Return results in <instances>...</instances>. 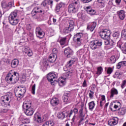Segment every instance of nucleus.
Here are the masks:
<instances>
[{
  "label": "nucleus",
  "instance_id": "obj_36",
  "mask_svg": "<svg viewBox=\"0 0 126 126\" xmlns=\"http://www.w3.org/2000/svg\"><path fill=\"white\" fill-rule=\"evenodd\" d=\"M23 123H24L25 124H22V125H21L20 126H30L29 125H28L27 124L30 123V120L28 119H24Z\"/></svg>",
  "mask_w": 126,
  "mask_h": 126
},
{
  "label": "nucleus",
  "instance_id": "obj_15",
  "mask_svg": "<svg viewBox=\"0 0 126 126\" xmlns=\"http://www.w3.org/2000/svg\"><path fill=\"white\" fill-rule=\"evenodd\" d=\"M64 54L67 58H70V57L73 55V51H72V49H70V48L68 47L64 50Z\"/></svg>",
  "mask_w": 126,
  "mask_h": 126
},
{
  "label": "nucleus",
  "instance_id": "obj_49",
  "mask_svg": "<svg viewBox=\"0 0 126 126\" xmlns=\"http://www.w3.org/2000/svg\"><path fill=\"white\" fill-rule=\"evenodd\" d=\"M32 72V71L30 69H27L25 71V74L28 76L31 74Z\"/></svg>",
  "mask_w": 126,
  "mask_h": 126
},
{
  "label": "nucleus",
  "instance_id": "obj_51",
  "mask_svg": "<svg viewBox=\"0 0 126 126\" xmlns=\"http://www.w3.org/2000/svg\"><path fill=\"white\" fill-rule=\"evenodd\" d=\"M26 28L27 30H31L32 29V26L30 24L27 25Z\"/></svg>",
  "mask_w": 126,
  "mask_h": 126
},
{
  "label": "nucleus",
  "instance_id": "obj_28",
  "mask_svg": "<svg viewBox=\"0 0 126 126\" xmlns=\"http://www.w3.org/2000/svg\"><path fill=\"white\" fill-rule=\"evenodd\" d=\"M49 4H53V0H45L42 3L43 6H47V7Z\"/></svg>",
  "mask_w": 126,
  "mask_h": 126
},
{
  "label": "nucleus",
  "instance_id": "obj_25",
  "mask_svg": "<svg viewBox=\"0 0 126 126\" xmlns=\"http://www.w3.org/2000/svg\"><path fill=\"white\" fill-rule=\"evenodd\" d=\"M19 64V60L17 59H14L11 62V67L15 68V67H17Z\"/></svg>",
  "mask_w": 126,
  "mask_h": 126
},
{
  "label": "nucleus",
  "instance_id": "obj_4",
  "mask_svg": "<svg viewBox=\"0 0 126 126\" xmlns=\"http://www.w3.org/2000/svg\"><path fill=\"white\" fill-rule=\"evenodd\" d=\"M17 17V11H14L12 12L9 16V23L14 26L18 25L19 22V20Z\"/></svg>",
  "mask_w": 126,
  "mask_h": 126
},
{
  "label": "nucleus",
  "instance_id": "obj_57",
  "mask_svg": "<svg viewBox=\"0 0 126 126\" xmlns=\"http://www.w3.org/2000/svg\"><path fill=\"white\" fill-rule=\"evenodd\" d=\"M109 43H110V39H105L104 40L105 45H109Z\"/></svg>",
  "mask_w": 126,
  "mask_h": 126
},
{
  "label": "nucleus",
  "instance_id": "obj_13",
  "mask_svg": "<svg viewBox=\"0 0 126 126\" xmlns=\"http://www.w3.org/2000/svg\"><path fill=\"white\" fill-rule=\"evenodd\" d=\"M109 97L111 99H113L115 96H117L119 94V91L115 88H112L109 92Z\"/></svg>",
  "mask_w": 126,
  "mask_h": 126
},
{
  "label": "nucleus",
  "instance_id": "obj_11",
  "mask_svg": "<svg viewBox=\"0 0 126 126\" xmlns=\"http://www.w3.org/2000/svg\"><path fill=\"white\" fill-rule=\"evenodd\" d=\"M47 80L51 82V83H54V81L58 78V75L55 73H49L47 76Z\"/></svg>",
  "mask_w": 126,
  "mask_h": 126
},
{
  "label": "nucleus",
  "instance_id": "obj_31",
  "mask_svg": "<svg viewBox=\"0 0 126 126\" xmlns=\"http://www.w3.org/2000/svg\"><path fill=\"white\" fill-rule=\"evenodd\" d=\"M83 36V34H82V33L79 32L74 35V38L76 40L78 39H82Z\"/></svg>",
  "mask_w": 126,
  "mask_h": 126
},
{
  "label": "nucleus",
  "instance_id": "obj_21",
  "mask_svg": "<svg viewBox=\"0 0 126 126\" xmlns=\"http://www.w3.org/2000/svg\"><path fill=\"white\" fill-rule=\"evenodd\" d=\"M68 116V113L67 111H63L62 113H59L58 114V117L59 119H64L65 117Z\"/></svg>",
  "mask_w": 126,
  "mask_h": 126
},
{
  "label": "nucleus",
  "instance_id": "obj_62",
  "mask_svg": "<svg viewBox=\"0 0 126 126\" xmlns=\"http://www.w3.org/2000/svg\"><path fill=\"white\" fill-rule=\"evenodd\" d=\"M2 7L3 8H6V7H7V4H6V3H3V4H2Z\"/></svg>",
  "mask_w": 126,
  "mask_h": 126
},
{
  "label": "nucleus",
  "instance_id": "obj_40",
  "mask_svg": "<svg viewBox=\"0 0 126 126\" xmlns=\"http://www.w3.org/2000/svg\"><path fill=\"white\" fill-rule=\"evenodd\" d=\"M65 41H66V37H63L60 40V45L63 46L65 44Z\"/></svg>",
  "mask_w": 126,
  "mask_h": 126
},
{
  "label": "nucleus",
  "instance_id": "obj_37",
  "mask_svg": "<svg viewBox=\"0 0 126 126\" xmlns=\"http://www.w3.org/2000/svg\"><path fill=\"white\" fill-rule=\"evenodd\" d=\"M102 72H103V68L101 66L97 67L96 74L100 75V74H102Z\"/></svg>",
  "mask_w": 126,
  "mask_h": 126
},
{
  "label": "nucleus",
  "instance_id": "obj_19",
  "mask_svg": "<svg viewBox=\"0 0 126 126\" xmlns=\"http://www.w3.org/2000/svg\"><path fill=\"white\" fill-rule=\"evenodd\" d=\"M56 60H57V55L51 54L49 56L48 62L51 63H53L56 62Z\"/></svg>",
  "mask_w": 126,
  "mask_h": 126
},
{
  "label": "nucleus",
  "instance_id": "obj_9",
  "mask_svg": "<svg viewBox=\"0 0 126 126\" xmlns=\"http://www.w3.org/2000/svg\"><path fill=\"white\" fill-rule=\"evenodd\" d=\"M121 108H122V104L119 101L111 102L110 105V109L114 112H116L117 110H120Z\"/></svg>",
  "mask_w": 126,
  "mask_h": 126
},
{
  "label": "nucleus",
  "instance_id": "obj_46",
  "mask_svg": "<svg viewBox=\"0 0 126 126\" xmlns=\"http://www.w3.org/2000/svg\"><path fill=\"white\" fill-rule=\"evenodd\" d=\"M35 90H36V85L34 84L32 87V93L35 95Z\"/></svg>",
  "mask_w": 126,
  "mask_h": 126
},
{
  "label": "nucleus",
  "instance_id": "obj_59",
  "mask_svg": "<svg viewBox=\"0 0 126 126\" xmlns=\"http://www.w3.org/2000/svg\"><path fill=\"white\" fill-rule=\"evenodd\" d=\"M83 87H87V84L86 83V80H84L83 85H82Z\"/></svg>",
  "mask_w": 126,
  "mask_h": 126
},
{
  "label": "nucleus",
  "instance_id": "obj_64",
  "mask_svg": "<svg viewBox=\"0 0 126 126\" xmlns=\"http://www.w3.org/2000/svg\"><path fill=\"white\" fill-rule=\"evenodd\" d=\"M123 52L124 54H126V42L125 43V47L124 49L123 50Z\"/></svg>",
  "mask_w": 126,
  "mask_h": 126
},
{
  "label": "nucleus",
  "instance_id": "obj_14",
  "mask_svg": "<svg viewBox=\"0 0 126 126\" xmlns=\"http://www.w3.org/2000/svg\"><path fill=\"white\" fill-rule=\"evenodd\" d=\"M119 123V118L118 117H113L108 121V126H116Z\"/></svg>",
  "mask_w": 126,
  "mask_h": 126
},
{
  "label": "nucleus",
  "instance_id": "obj_34",
  "mask_svg": "<svg viewBox=\"0 0 126 126\" xmlns=\"http://www.w3.org/2000/svg\"><path fill=\"white\" fill-rule=\"evenodd\" d=\"M95 107V102L94 101H92L89 103V109L92 111Z\"/></svg>",
  "mask_w": 126,
  "mask_h": 126
},
{
  "label": "nucleus",
  "instance_id": "obj_35",
  "mask_svg": "<svg viewBox=\"0 0 126 126\" xmlns=\"http://www.w3.org/2000/svg\"><path fill=\"white\" fill-rule=\"evenodd\" d=\"M71 31H73L72 30H71L67 26L63 29V32L65 34H68V33L71 32Z\"/></svg>",
  "mask_w": 126,
  "mask_h": 126
},
{
  "label": "nucleus",
  "instance_id": "obj_60",
  "mask_svg": "<svg viewBox=\"0 0 126 126\" xmlns=\"http://www.w3.org/2000/svg\"><path fill=\"white\" fill-rule=\"evenodd\" d=\"M105 102L106 101H103L101 100L100 101V105H99L100 107H102L103 106H104V104H105Z\"/></svg>",
  "mask_w": 126,
  "mask_h": 126
},
{
  "label": "nucleus",
  "instance_id": "obj_39",
  "mask_svg": "<svg viewBox=\"0 0 126 126\" xmlns=\"http://www.w3.org/2000/svg\"><path fill=\"white\" fill-rule=\"evenodd\" d=\"M79 113H80V116L82 118L81 120V122H82L83 121V118L85 117V115L83 114V108H81L80 110H79Z\"/></svg>",
  "mask_w": 126,
  "mask_h": 126
},
{
  "label": "nucleus",
  "instance_id": "obj_3",
  "mask_svg": "<svg viewBox=\"0 0 126 126\" xmlns=\"http://www.w3.org/2000/svg\"><path fill=\"white\" fill-rule=\"evenodd\" d=\"M23 109L26 110L25 113L28 117H31L34 114V109L31 107V102L30 101H25L23 104Z\"/></svg>",
  "mask_w": 126,
  "mask_h": 126
},
{
  "label": "nucleus",
  "instance_id": "obj_6",
  "mask_svg": "<svg viewBox=\"0 0 126 126\" xmlns=\"http://www.w3.org/2000/svg\"><path fill=\"white\" fill-rule=\"evenodd\" d=\"M12 95L9 93L5 95H3L1 97V104L3 107H7L8 105V101L11 100Z\"/></svg>",
  "mask_w": 126,
  "mask_h": 126
},
{
  "label": "nucleus",
  "instance_id": "obj_10",
  "mask_svg": "<svg viewBox=\"0 0 126 126\" xmlns=\"http://www.w3.org/2000/svg\"><path fill=\"white\" fill-rule=\"evenodd\" d=\"M110 35H111V32L108 30H103L99 33V36L101 38L106 40V39H109L110 38Z\"/></svg>",
  "mask_w": 126,
  "mask_h": 126
},
{
  "label": "nucleus",
  "instance_id": "obj_23",
  "mask_svg": "<svg viewBox=\"0 0 126 126\" xmlns=\"http://www.w3.org/2000/svg\"><path fill=\"white\" fill-rule=\"evenodd\" d=\"M34 120L35 122L37 123H42V118H41V115L39 113H35L34 115Z\"/></svg>",
  "mask_w": 126,
  "mask_h": 126
},
{
  "label": "nucleus",
  "instance_id": "obj_22",
  "mask_svg": "<svg viewBox=\"0 0 126 126\" xmlns=\"http://www.w3.org/2000/svg\"><path fill=\"white\" fill-rule=\"evenodd\" d=\"M75 62H76V58L74 57L72 58L71 60L67 62L66 67H71V65H72Z\"/></svg>",
  "mask_w": 126,
  "mask_h": 126
},
{
  "label": "nucleus",
  "instance_id": "obj_7",
  "mask_svg": "<svg viewBox=\"0 0 126 126\" xmlns=\"http://www.w3.org/2000/svg\"><path fill=\"white\" fill-rule=\"evenodd\" d=\"M42 12L44 13L43 9L38 7H35L32 11V15L35 19H38L40 18L39 15L40 13H42Z\"/></svg>",
  "mask_w": 126,
  "mask_h": 126
},
{
  "label": "nucleus",
  "instance_id": "obj_52",
  "mask_svg": "<svg viewBox=\"0 0 126 126\" xmlns=\"http://www.w3.org/2000/svg\"><path fill=\"white\" fill-rule=\"evenodd\" d=\"M122 36H124L126 38V30H123L122 32Z\"/></svg>",
  "mask_w": 126,
  "mask_h": 126
},
{
  "label": "nucleus",
  "instance_id": "obj_54",
  "mask_svg": "<svg viewBox=\"0 0 126 126\" xmlns=\"http://www.w3.org/2000/svg\"><path fill=\"white\" fill-rule=\"evenodd\" d=\"M52 54H53V55H57L58 54V50H57V49L56 48H54L52 50Z\"/></svg>",
  "mask_w": 126,
  "mask_h": 126
},
{
  "label": "nucleus",
  "instance_id": "obj_43",
  "mask_svg": "<svg viewBox=\"0 0 126 126\" xmlns=\"http://www.w3.org/2000/svg\"><path fill=\"white\" fill-rule=\"evenodd\" d=\"M97 2L100 3L99 6L101 8L105 7V3H104L103 0H97Z\"/></svg>",
  "mask_w": 126,
  "mask_h": 126
},
{
  "label": "nucleus",
  "instance_id": "obj_16",
  "mask_svg": "<svg viewBox=\"0 0 126 126\" xmlns=\"http://www.w3.org/2000/svg\"><path fill=\"white\" fill-rule=\"evenodd\" d=\"M96 26H97V23L94 22L92 23H89L87 25V29H89L92 32L94 31L95 28H96Z\"/></svg>",
  "mask_w": 126,
  "mask_h": 126
},
{
  "label": "nucleus",
  "instance_id": "obj_48",
  "mask_svg": "<svg viewBox=\"0 0 126 126\" xmlns=\"http://www.w3.org/2000/svg\"><path fill=\"white\" fill-rule=\"evenodd\" d=\"M42 63L43 66H48V65H49V63H48V61H47V60H43Z\"/></svg>",
  "mask_w": 126,
  "mask_h": 126
},
{
  "label": "nucleus",
  "instance_id": "obj_45",
  "mask_svg": "<svg viewBox=\"0 0 126 126\" xmlns=\"http://www.w3.org/2000/svg\"><path fill=\"white\" fill-rule=\"evenodd\" d=\"M116 59L115 56H113L110 58V63H116Z\"/></svg>",
  "mask_w": 126,
  "mask_h": 126
},
{
  "label": "nucleus",
  "instance_id": "obj_41",
  "mask_svg": "<svg viewBox=\"0 0 126 126\" xmlns=\"http://www.w3.org/2000/svg\"><path fill=\"white\" fill-rule=\"evenodd\" d=\"M25 54H27L28 57H32L33 56V52L30 49H27V51H25Z\"/></svg>",
  "mask_w": 126,
  "mask_h": 126
},
{
  "label": "nucleus",
  "instance_id": "obj_5",
  "mask_svg": "<svg viewBox=\"0 0 126 126\" xmlns=\"http://www.w3.org/2000/svg\"><path fill=\"white\" fill-rule=\"evenodd\" d=\"M17 92L15 93L16 97H17L18 100H20L23 98L24 94L26 92V87L24 86H21L17 87Z\"/></svg>",
  "mask_w": 126,
  "mask_h": 126
},
{
  "label": "nucleus",
  "instance_id": "obj_55",
  "mask_svg": "<svg viewBox=\"0 0 126 126\" xmlns=\"http://www.w3.org/2000/svg\"><path fill=\"white\" fill-rule=\"evenodd\" d=\"M120 36V33L118 32H115L113 34V36L114 37H119Z\"/></svg>",
  "mask_w": 126,
  "mask_h": 126
},
{
  "label": "nucleus",
  "instance_id": "obj_63",
  "mask_svg": "<svg viewBox=\"0 0 126 126\" xmlns=\"http://www.w3.org/2000/svg\"><path fill=\"white\" fill-rule=\"evenodd\" d=\"M73 112L75 113V114H77V113L78 112V109H77V108H74L73 110Z\"/></svg>",
  "mask_w": 126,
  "mask_h": 126
},
{
  "label": "nucleus",
  "instance_id": "obj_58",
  "mask_svg": "<svg viewBox=\"0 0 126 126\" xmlns=\"http://www.w3.org/2000/svg\"><path fill=\"white\" fill-rule=\"evenodd\" d=\"M7 7H12V5H13V2H10L7 4Z\"/></svg>",
  "mask_w": 126,
  "mask_h": 126
},
{
  "label": "nucleus",
  "instance_id": "obj_12",
  "mask_svg": "<svg viewBox=\"0 0 126 126\" xmlns=\"http://www.w3.org/2000/svg\"><path fill=\"white\" fill-rule=\"evenodd\" d=\"M35 34L36 36L39 38V39H42L45 36V32L39 27L35 29Z\"/></svg>",
  "mask_w": 126,
  "mask_h": 126
},
{
  "label": "nucleus",
  "instance_id": "obj_50",
  "mask_svg": "<svg viewBox=\"0 0 126 126\" xmlns=\"http://www.w3.org/2000/svg\"><path fill=\"white\" fill-rule=\"evenodd\" d=\"M115 44H116V42H114V41H113V40L112 39H109V45H110V46H111V47H113V46H114Z\"/></svg>",
  "mask_w": 126,
  "mask_h": 126
},
{
  "label": "nucleus",
  "instance_id": "obj_56",
  "mask_svg": "<svg viewBox=\"0 0 126 126\" xmlns=\"http://www.w3.org/2000/svg\"><path fill=\"white\" fill-rule=\"evenodd\" d=\"M101 101H103L104 102H106V96L104 95H101Z\"/></svg>",
  "mask_w": 126,
  "mask_h": 126
},
{
  "label": "nucleus",
  "instance_id": "obj_53",
  "mask_svg": "<svg viewBox=\"0 0 126 126\" xmlns=\"http://www.w3.org/2000/svg\"><path fill=\"white\" fill-rule=\"evenodd\" d=\"M126 80H125L124 81H123L122 84L121 85V88L122 89L125 88V86H126Z\"/></svg>",
  "mask_w": 126,
  "mask_h": 126
},
{
  "label": "nucleus",
  "instance_id": "obj_29",
  "mask_svg": "<svg viewBox=\"0 0 126 126\" xmlns=\"http://www.w3.org/2000/svg\"><path fill=\"white\" fill-rule=\"evenodd\" d=\"M126 61H122L121 62H119L117 64V68H118V69H120L121 67H124V66H126Z\"/></svg>",
  "mask_w": 126,
  "mask_h": 126
},
{
  "label": "nucleus",
  "instance_id": "obj_38",
  "mask_svg": "<svg viewBox=\"0 0 126 126\" xmlns=\"http://www.w3.org/2000/svg\"><path fill=\"white\" fill-rule=\"evenodd\" d=\"M82 42H83V39L82 38H80L76 39V43L77 47H79L81 46V44H82Z\"/></svg>",
  "mask_w": 126,
  "mask_h": 126
},
{
  "label": "nucleus",
  "instance_id": "obj_26",
  "mask_svg": "<svg viewBox=\"0 0 126 126\" xmlns=\"http://www.w3.org/2000/svg\"><path fill=\"white\" fill-rule=\"evenodd\" d=\"M67 26L71 30L73 31V29H74V20H69L68 21V24L67 25Z\"/></svg>",
  "mask_w": 126,
  "mask_h": 126
},
{
  "label": "nucleus",
  "instance_id": "obj_47",
  "mask_svg": "<svg viewBox=\"0 0 126 126\" xmlns=\"http://www.w3.org/2000/svg\"><path fill=\"white\" fill-rule=\"evenodd\" d=\"M113 72V69L111 67L107 68V74H111Z\"/></svg>",
  "mask_w": 126,
  "mask_h": 126
},
{
  "label": "nucleus",
  "instance_id": "obj_8",
  "mask_svg": "<svg viewBox=\"0 0 126 126\" xmlns=\"http://www.w3.org/2000/svg\"><path fill=\"white\" fill-rule=\"evenodd\" d=\"M102 44L103 42L101 40H94L91 42L90 46L92 50H95L101 47Z\"/></svg>",
  "mask_w": 126,
  "mask_h": 126
},
{
  "label": "nucleus",
  "instance_id": "obj_2",
  "mask_svg": "<svg viewBox=\"0 0 126 126\" xmlns=\"http://www.w3.org/2000/svg\"><path fill=\"white\" fill-rule=\"evenodd\" d=\"M79 7V1L78 0H73L72 3L68 6V11L71 14H74L78 11Z\"/></svg>",
  "mask_w": 126,
  "mask_h": 126
},
{
  "label": "nucleus",
  "instance_id": "obj_24",
  "mask_svg": "<svg viewBox=\"0 0 126 126\" xmlns=\"http://www.w3.org/2000/svg\"><path fill=\"white\" fill-rule=\"evenodd\" d=\"M63 6H64V3L60 2L56 5L55 11L56 12H61V9Z\"/></svg>",
  "mask_w": 126,
  "mask_h": 126
},
{
  "label": "nucleus",
  "instance_id": "obj_30",
  "mask_svg": "<svg viewBox=\"0 0 126 126\" xmlns=\"http://www.w3.org/2000/svg\"><path fill=\"white\" fill-rule=\"evenodd\" d=\"M126 107H122L121 109L120 108L118 113H119V115H120V116H124V115L126 114Z\"/></svg>",
  "mask_w": 126,
  "mask_h": 126
},
{
  "label": "nucleus",
  "instance_id": "obj_32",
  "mask_svg": "<svg viewBox=\"0 0 126 126\" xmlns=\"http://www.w3.org/2000/svg\"><path fill=\"white\" fill-rule=\"evenodd\" d=\"M63 101L65 103H69V98H68V95L66 94H64L63 97Z\"/></svg>",
  "mask_w": 126,
  "mask_h": 126
},
{
  "label": "nucleus",
  "instance_id": "obj_27",
  "mask_svg": "<svg viewBox=\"0 0 126 126\" xmlns=\"http://www.w3.org/2000/svg\"><path fill=\"white\" fill-rule=\"evenodd\" d=\"M58 83L60 86L63 87L65 84V79L60 78L58 80Z\"/></svg>",
  "mask_w": 126,
  "mask_h": 126
},
{
  "label": "nucleus",
  "instance_id": "obj_20",
  "mask_svg": "<svg viewBox=\"0 0 126 126\" xmlns=\"http://www.w3.org/2000/svg\"><path fill=\"white\" fill-rule=\"evenodd\" d=\"M87 12L90 15H95L96 14V11L92 8H91V6H87Z\"/></svg>",
  "mask_w": 126,
  "mask_h": 126
},
{
  "label": "nucleus",
  "instance_id": "obj_61",
  "mask_svg": "<svg viewBox=\"0 0 126 126\" xmlns=\"http://www.w3.org/2000/svg\"><path fill=\"white\" fill-rule=\"evenodd\" d=\"M84 3H87L91 1L92 0H81Z\"/></svg>",
  "mask_w": 126,
  "mask_h": 126
},
{
  "label": "nucleus",
  "instance_id": "obj_1",
  "mask_svg": "<svg viewBox=\"0 0 126 126\" xmlns=\"http://www.w3.org/2000/svg\"><path fill=\"white\" fill-rule=\"evenodd\" d=\"M5 80L9 84H15L19 80V74L16 72L13 74L9 72L5 77Z\"/></svg>",
  "mask_w": 126,
  "mask_h": 126
},
{
  "label": "nucleus",
  "instance_id": "obj_42",
  "mask_svg": "<svg viewBox=\"0 0 126 126\" xmlns=\"http://www.w3.org/2000/svg\"><path fill=\"white\" fill-rule=\"evenodd\" d=\"M73 73H74V72L72 70H70L69 71L67 72L66 73V76L68 77L70 76H72L73 75Z\"/></svg>",
  "mask_w": 126,
  "mask_h": 126
},
{
  "label": "nucleus",
  "instance_id": "obj_17",
  "mask_svg": "<svg viewBox=\"0 0 126 126\" xmlns=\"http://www.w3.org/2000/svg\"><path fill=\"white\" fill-rule=\"evenodd\" d=\"M59 103L60 101L59 100V98L57 97H53L50 101L51 105H52V106H55L59 105Z\"/></svg>",
  "mask_w": 126,
  "mask_h": 126
},
{
  "label": "nucleus",
  "instance_id": "obj_33",
  "mask_svg": "<svg viewBox=\"0 0 126 126\" xmlns=\"http://www.w3.org/2000/svg\"><path fill=\"white\" fill-rule=\"evenodd\" d=\"M54 125V122L52 121H47L42 126H53Z\"/></svg>",
  "mask_w": 126,
  "mask_h": 126
},
{
  "label": "nucleus",
  "instance_id": "obj_18",
  "mask_svg": "<svg viewBox=\"0 0 126 126\" xmlns=\"http://www.w3.org/2000/svg\"><path fill=\"white\" fill-rule=\"evenodd\" d=\"M117 14L121 20H124V19H125V17H126V13L124 10H121L118 11Z\"/></svg>",
  "mask_w": 126,
  "mask_h": 126
},
{
  "label": "nucleus",
  "instance_id": "obj_44",
  "mask_svg": "<svg viewBox=\"0 0 126 126\" xmlns=\"http://www.w3.org/2000/svg\"><path fill=\"white\" fill-rule=\"evenodd\" d=\"M89 96L90 99H93L94 97V92L93 91H90L89 94Z\"/></svg>",
  "mask_w": 126,
  "mask_h": 126
}]
</instances>
